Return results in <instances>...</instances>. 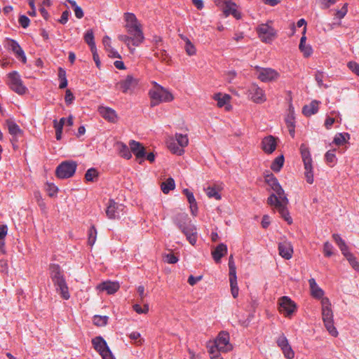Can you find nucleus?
Masks as SVG:
<instances>
[{
	"label": "nucleus",
	"instance_id": "0e129e2a",
	"mask_svg": "<svg viewBox=\"0 0 359 359\" xmlns=\"http://www.w3.org/2000/svg\"><path fill=\"white\" fill-rule=\"evenodd\" d=\"M140 333L138 332H133L130 334L129 335V337L132 339V340H134L135 342L140 345L142 344V339L140 338Z\"/></svg>",
	"mask_w": 359,
	"mask_h": 359
},
{
	"label": "nucleus",
	"instance_id": "09e8293b",
	"mask_svg": "<svg viewBox=\"0 0 359 359\" xmlns=\"http://www.w3.org/2000/svg\"><path fill=\"white\" fill-rule=\"evenodd\" d=\"M108 316H95L93 317V323L97 326H104L107 324Z\"/></svg>",
	"mask_w": 359,
	"mask_h": 359
},
{
	"label": "nucleus",
	"instance_id": "72a5a7b5",
	"mask_svg": "<svg viewBox=\"0 0 359 359\" xmlns=\"http://www.w3.org/2000/svg\"><path fill=\"white\" fill-rule=\"evenodd\" d=\"M69 4L70 5L71 9L74 12L76 18L78 19H81L84 15L83 9L77 5L75 1L69 0Z\"/></svg>",
	"mask_w": 359,
	"mask_h": 359
},
{
	"label": "nucleus",
	"instance_id": "2f4dec72",
	"mask_svg": "<svg viewBox=\"0 0 359 359\" xmlns=\"http://www.w3.org/2000/svg\"><path fill=\"white\" fill-rule=\"evenodd\" d=\"M65 122V118H60V121L57 122L56 119L53 121L54 128L55 129V136L57 140H60L62 137V133L63 126Z\"/></svg>",
	"mask_w": 359,
	"mask_h": 359
},
{
	"label": "nucleus",
	"instance_id": "052dcab7",
	"mask_svg": "<svg viewBox=\"0 0 359 359\" xmlns=\"http://www.w3.org/2000/svg\"><path fill=\"white\" fill-rule=\"evenodd\" d=\"M300 51L303 53L305 57H309L312 53L313 50L310 45L304 44V46L302 48H299Z\"/></svg>",
	"mask_w": 359,
	"mask_h": 359
},
{
	"label": "nucleus",
	"instance_id": "680f3d73",
	"mask_svg": "<svg viewBox=\"0 0 359 359\" xmlns=\"http://www.w3.org/2000/svg\"><path fill=\"white\" fill-rule=\"evenodd\" d=\"M155 55L158 59L161 60L163 62H167L168 60V55L164 50H159L155 53Z\"/></svg>",
	"mask_w": 359,
	"mask_h": 359
},
{
	"label": "nucleus",
	"instance_id": "b1692460",
	"mask_svg": "<svg viewBox=\"0 0 359 359\" xmlns=\"http://www.w3.org/2000/svg\"><path fill=\"white\" fill-rule=\"evenodd\" d=\"M227 252V246L224 243L219 244L215 249L212 252V255L214 260L218 263L220 262L222 257Z\"/></svg>",
	"mask_w": 359,
	"mask_h": 359
},
{
	"label": "nucleus",
	"instance_id": "a19ab883",
	"mask_svg": "<svg viewBox=\"0 0 359 359\" xmlns=\"http://www.w3.org/2000/svg\"><path fill=\"white\" fill-rule=\"evenodd\" d=\"M214 99L217 102V106L222 107L229 102L230 96L226 94L222 95L221 93H217L214 95Z\"/></svg>",
	"mask_w": 359,
	"mask_h": 359
},
{
	"label": "nucleus",
	"instance_id": "a18cd8bd",
	"mask_svg": "<svg viewBox=\"0 0 359 359\" xmlns=\"http://www.w3.org/2000/svg\"><path fill=\"white\" fill-rule=\"evenodd\" d=\"M231 292L233 298H236L238 295V287L237 283V276H233L229 278Z\"/></svg>",
	"mask_w": 359,
	"mask_h": 359
},
{
	"label": "nucleus",
	"instance_id": "338daca9",
	"mask_svg": "<svg viewBox=\"0 0 359 359\" xmlns=\"http://www.w3.org/2000/svg\"><path fill=\"white\" fill-rule=\"evenodd\" d=\"M29 19L26 15H20L19 18V23L23 28H27L29 25Z\"/></svg>",
	"mask_w": 359,
	"mask_h": 359
},
{
	"label": "nucleus",
	"instance_id": "bf43d9fd",
	"mask_svg": "<svg viewBox=\"0 0 359 359\" xmlns=\"http://www.w3.org/2000/svg\"><path fill=\"white\" fill-rule=\"evenodd\" d=\"M133 309L139 314H143L147 313L149 311V306L148 304L144 305V309H142L140 304H135L133 305Z\"/></svg>",
	"mask_w": 359,
	"mask_h": 359
},
{
	"label": "nucleus",
	"instance_id": "0eeeda50",
	"mask_svg": "<svg viewBox=\"0 0 359 359\" xmlns=\"http://www.w3.org/2000/svg\"><path fill=\"white\" fill-rule=\"evenodd\" d=\"M50 276L56 286V290L59 292L62 297L67 299V287L65 276L62 273L60 268L57 264H51L50 266Z\"/></svg>",
	"mask_w": 359,
	"mask_h": 359
},
{
	"label": "nucleus",
	"instance_id": "cd10ccee",
	"mask_svg": "<svg viewBox=\"0 0 359 359\" xmlns=\"http://www.w3.org/2000/svg\"><path fill=\"white\" fill-rule=\"evenodd\" d=\"M117 149L118 151L119 155L128 160L132 157L130 149L124 143L120 142L116 144Z\"/></svg>",
	"mask_w": 359,
	"mask_h": 359
},
{
	"label": "nucleus",
	"instance_id": "4468645a",
	"mask_svg": "<svg viewBox=\"0 0 359 359\" xmlns=\"http://www.w3.org/2000/svg\"><path fill=\"white\" fill-rule=\"evenodd\" d=\"M248 92V97L255 103L262 104L266 100L264 90L257 84H252Z\"/></svg>",
	"mask_w": 359,
	"mask_h": 359
},
{
	"label": "nucleus",
	"instance_id": "774afa93",
	"mask_svg": "<svg viewBox=\"0 0 359 359\" xmlns=\"http://www.w3.org/2000/svg\"><path fill=\"white\" fill-rule=\"evenodd\" d=\"M165 261L169 264H175L178 261V258L174 254H168L165 257Z\"/></svg>",
	"mask_w": 359,
	"mask_h": 359
},
{
	"label": "nucleus",
	"instance_id": "f704fd0d",
	"mask_svg": "<svg viewBox=\"0 0 359 359\" xmlns=\"http://www.w3.org/2000/svg\"><path fill=\"white\" fill-rule=\"evenodd\" d=\"M333 240L335 241L337 245L339 246L342 254H345L348 250V248L346 245L345 241L341 238L339 234L334 233L332 235Z\"/></svg>",
	"mask_w": 359,
	"mask_h": 359
},
{
	"label": "nucleus",
	"instance_id": "f03ea898",
	"mask_svg": "<svg viewBox=\"0 0 359 359\" xmlns=\"http://www.w3.org/2000/svg\"><path fill=\"white\" fill-rule=\"evenodd\" d=\"M175 224L186 236L189 243L194 245L197 241V229L191 222L187 214L180 212L173 219Z\"/></svg>",
	"mask_w": 359,
	"mask_h": 359
},
{
	"label": "nucleus",
	"instance_id": "603ef678",
	"mask_svg": "<svg viewBox=\"0 0 359 359\" xmlns=\"http://www.w3.org/2000/svg\"><path fill=\"white\" fill-rule=\"evenodd\" d=\"M229 278L236 276V268L235 266L233 255L229 258Z\"/></svg>",
	"mask_w": 359,
	"mask_h": 359
},
{
	"label": "nucleus",
	"instance_id": "423d86ee",
	"mask_svg": "<svg viewBox=\"0 0 359 359\" xmlns=\"http://www.w3.org/2000/svg\"><path fill=\"white\" fill-rule=\"evenodd\" d=\"M321 304L322 317L325 327L332 336L337 337L338 335V332L334 325L333 313L329 299L327 297L323 298L321 299Z\"/></svg>",
	"mask_w": 359,
	"mask_h": 359
},
{
	"label": "nucleus",
	"instance_id": "aec40b11",
	"mask_svg": "<svg viewBox=\"0 0 359 359\" xmlns=\"http://www.w3.org/2000/svg\"><path fill=\"white\" fill-rule=\"evenodd\" d=\"M137 84V81L130 75L127 76L125 80L117 83L123 93H127L128 90L133 89Z\"/></svg>",
	"mask_w": 359,
	"mask_h": 359
},
{
	"label": "nucleus",
	"instance_id": "dca6fc26",
	"mask_svg": "<svg viewBox=\"0 0 359 359\" xmlns=\"http://www.w3.org/2000/svg\"><path fill=\"white\" fill-rule=\"evenodd\" d=\"M129 147L131 152H133L137 159H140L139 163H142V159L145 157L146 151L145 148L139 142L135 140H130L129 142Z\"/></svg>",
	"mask_w": 359,
	"mask_h": 359
},
{
	"label": "nucleus",
	"instance_id": "a211bd4d",
	"mask_svg": "<svg viewBox=\"0 0 359 359\" xmlns=\"http://www.w3.org/2000/svg\"><path fill=\"white\" fill-rule=\"evenodd\" d=\"M276 141L274 137L269 135L262 141V149L266 154L273 153L276 149Z\"/></svg>",
	"mask_w": 359,
	"mask_h": 359
},
{
	"label": "nucleus",
	"instance_id": "6e6d98bb",
	"mask_svg": "<svg viewBox=\"0 0 359 359\" xmlns=\"http://www.w3.org/2000/svg\"><path fill=\"white\" fill-rule=\"evenodd\" d=\"M325 158L327 163H334L336 161V155L334 150H329L325 155Z\"/></svg>",
	"mask_w": 359,
	"mask_h": 359
},
{
	"label": "nucleus",
	"instance_id": "4be33fe9",
	"mask_svg": "<svg viewBox=\"0 0 359 359\" xmlns=\"http://www.w3.org/2000/svg\"><path fill=\"white\" fill-rule=\"evenodd\" d=\"M93 348L101 355L106 350H109V348L107 344L106 341L102 337H96L92 340Z\"/></svg>",
	"mask_w": 359,
	"mask_h": 359
},
{
	"label": "nucleus",
	"instance_id": "6ab92c4d",
	"mask_svg": "<svg viewBox=\"0 0 359 359\" xmlns=\"http://www.w3.org/2000/svg\"><path fill=\"white\" fill-rule=\"evenodd\" d=\"M120 287L118 282L105 281L97 285V288L100 291H106L107 294H112L115 293Z\"/></svg>",
	"mask_w": 359,
	"mask_h": 359
},
{
	"label": "nucleus",
	"instance_id": "ea45409f",
	"mask_svg": "<svg viewBox=\"0 0 359 359\" xmlns=\"http://www.w3.org/2000/svg\"><path fill=\"white\" fill-rule=\"evenodd\" d=\"M84 40L90 46V50H93L96 48V46L94 41V34L92 29H88L84 36Z\"/></svg>",
	"mask_w": 359,
	"mask_h": 359
},
{
	"label": "nucleus",
	"instance_id": "9d476101",
	"mask_svg": "<svg viewBox=\"0 0 359 359\" xmlns=\"http://www.w3.org/2000/svg\"><path fill=\"white\" fill-rule=\"evenodd\" d=\"M269 23H271V22L262 24L257 28V32L261 41L266 43H271L276 36V30Z\"/></svg>",
	"mask_w": 359,
	"mask_h": 359
},
{
	"label": "nucleus",
	"instance_id": "3c124183",
	"mask_svg": "<svg viewBox=\"0 0 359 359\" xmlns=\"http://www.w3.org/2000/svg\"><path fill=\"white\" fill-rule=\"evenodd\" d=\"M58 77L61 81L59 85L60 88H65L67 86V81L66 79V72L62 67L59 68Z\"/></svg>",
	"mask_w": 359,
	"mask_h": 359
},
{
	"label": "nucleus",
	"instance_id": "c03bdc74",
	"mask_svg": "<svg viewBox=\"0 0 359 359\" xmlns=\"http://www.w3.org/2000/svg\"><path fill=\"white\" fill-rule=\"evenodd\" d=\"M349 134L347 133H337L333 140V142L337 145L344 144L347 140L349 139Z\"/></svg>",
	"mask_w": 359,
	"mask_h": 359
},
{
	"label": "nucleus",
	"instance_id": "e2e57ef3",
	"mask_svg": "<svg viewBox=\"0 0 359 359\" xmlns=\"http://www.w3.org/2000/svg\"><path fill=\"white\" fill-rule=\"evenodd\" d=\"M348 12V4H344L342 8L340 10L337 11L336 12V16L339 19L343 18Z\"/></svg>",
	"mask_w": 359,
	"mask_h": 359
},
{
	"label": "nucleus",
	"instance_id": "9b49d317",
	"mask_svg": "<svg viewBox=\"0 0 359 359\" xmlns=\"http://www.w3.org/2000/svg\"><path fill=\"white\" fill-rule=\"evenodd\" d=\"M126 207L123 204L115 202L110 199L107 203L106 215L109 219H119L125 212Z\"/></svg>",
	"mask_w": 359,
	"mask_h": 359
},
{
	"label": "nucleus",
	"instance_id": "13d9d810",
	"mask_svg": "<svg viewBox=\"0 0 359 359\" xmlns=\"http://www.w3.org/2000/svg\"><path fill=\"white\" fill-rule=\"evenodd\" d=\"M288 343V340L284 334H281L276 339V344L280 348Z\"/></svg>",
	"mask_w": 359,
	"mask_h": 359
},
{
	"label": "nucleus",
	"instance_id": "69168bd1",
	"mask_svg": "<svg viewBox=\"0 0 359 359\" xmlns=\"http://www.w3.org/2000/svg\"><path fill=\"white\" fill-rule=\"evenodd\" d=\"M347 65L353 72L359 76V65L357 62L351 61Z\"/></svg>",
	"mask_w": 359,
	"mask_h": 359
},
{
	"label": "nucleus",
	"instance_id": "393cba45",
	"mask_svg": "<svg viewBox=\"0 0 359 359\" xmlns=\"http://www.w3.org/2000/svg\"><path fill=\"white\" fill-rule=\"evenodd\" d=\"M320 102L313 100L309 104L305 105L302 109V113L306 116H311L316 114L318 111V105Z\"/></svg>",
	"mask_w": 359,
	"mask_h": 359
},
{
	"label": "nucleus",
	"instance_id": "de8ad7c7",
	"mask_svg": "<svg viewBox=\"0 0 359 359\" xmlns=\"http://www.w3.org/2000/svg\"><path fill=\"white\" fill-rule=\"evenodd\" d=\"M280 349L285 358L292 359L294 357V352L289 343L283 346Z\"/></svg>",
	"mask_w": 359,
	"mask_h": 359
},
{
	"label": "nucleus",
	"instance_id": "864d4df0",
	"mask_svg": "<svg viewBox=\"0 0 359 359\" xmlns=\"http://www.w3.org/2000/svg\"><path fill=\"white\" fill-rule=\"evenodd\" d=\"M45 189L48 194L51 197L54 196L58 191L57 187L52 183H46Z\"/></svg>",
	"mask_w": 359,
	"mask_h": 359
},
{
	"label": "nucleus",
	"instance_id": "6e6552de",
	"mask_svg": "<svg viewBox=\"0 0 359 359\" xmlns=\"http://www.w3.org/2000/svg\"><path fill=\"white\" fill-rule=\"evenodd\" d=\"M300 154L304 167V176L309 184L313 182V160L309 147L305 144L300 145Z\"/></svg>",
	"mask_w": 359,
	"mask_h": 359
},
{
	"label": "nucleus",
	"instance_id": "5fc2aeb1",
	"mask_svg": "<svg viewBox=\"0 0 359 359\" xmlns=\"http://www.w3.org/2000/svg\"><path fill=\"white\" fill-rule=\"evenodd\" d=\"M97 231L94 226H92L88 233V244L90 245H94L96 241Z\"/></svg>",
	"mask_w": 359,
	"mask_h": 359
},
{
	"label": "nucleus",
	"instance_id": "c85d7f7f",
	"mask_svg": "<svg viewBox=\"0 0 359 359\" xmlns=\"http://www.w3.org/2000/svg\"><path fill=\"white\" fill-rule=\"evenodd\" d=\"M168 148L174 154L182 156L184 153V149H182L174 139H170L167 142Z\"/></svg>",
	"mask_w": 359,
	"mask_h": 359
},
{
	"label": "nucleus",
	"instance_id": "37998d69",
	"mask_svg": "<svg viewBox=\"0 0 359 359\" xmlns=\"http://www.w3.org/2000/svg\"><path fill=\"white\" fill-rule=\"evenodd\" d=\"M175 140L182 149L187 147L189 144V139L187 135L176 133L175 135Z\"/></svg>",
	"mask_w": 359,
	"mask_h": 359
},
{
	"label": "nucleus",
	"instance_id": "1a4fd4ad",
	"mask_svg": "<svg viewBox=\"0 0 359 359\" xmlns=\"http://www.w3.org/2000/svg\"><path fill=\"white\" fill-rule=\"evenodd\" d=\"M257 78L262 82H271L277 80L280 74L272 68H264L259 66H255Z\"/></svg>",
	"mask_w": 359,
	"mask_h": 359
},
{
	"label": "nucleus",
	"instance_id": "c9c22d12",
	"mask_svg": "<svg viewBox=\"0 0 359 359\" xmlns=\"http://www.w3.org/2000/svg\"><path fill=\"white\" fill-rule=\"evenodd\" d=\"M333 240L335 241L337 245L339 246L342 254H345L348 250V248L346 245L345 241L341 238L339 234L334 233L332 235Z\"/></svg>",
	"mask_w": 359,
	"mask_h": 359
},
{
	"label": "nucleus",
	"instance_id": "2eb2a0df",
	"mask_svg": "<svg viewBox=\"0 0 359 359\" xmlns=\"http://www.w3.org/2000/svg\"><path fill=\"white\" fill-rule=\"evenodd\" d=\"M5 126H6L9 134L12 136L11 142L14 145V144L18 141V137L22 135L23 131L20 129L19 126L11 118L5 121Z\"/></svg>",
	"mask_w": 359,
	"mask_h": 359
},
{
	"label": "nucleus",
	"instance_id": "f257e3e1",
	"mask_svg": "<svg viewBox=\"0 0 359 359\" xmlns=\"http://www.w3.org/2000/svg\"><path fill=\"white\" fill-rule=\"evenodd\" d=\"M266 184L275 193L271 194L267 199V203L274 206L278 210L280 216L289 224H292V219L289 215L287 205L289 203L284 190L280 185L276 177L273 175H267L265 177Z\"/></svg>",
	"mask_w": 359,
	"mask_h": 359
},
{
	"label": "nucleus",
	"instance_id": "79ce46f5",
	"mask_svg": "<svg viewBox=\"0 0 359 359\" xmlns=\"http://www.w3.org/2000/svg\"><path fill=\"white\" fill-rule=\"evenodd\" d=\"M118 39L119 41L123 42L126 44V46L128 47V48L130 50V51L133 53L135 50V48H131L130 45L134 46V41H133V36H128L126 34H120L118 36Z\"/></svg>",
	"mask_w": 359,
	"mask_h": 359
},
{
	"label": "nucleus",
	"instance_id": "f3484780",
	"mask_svg": "<svg viewBox=\"0 0 359 359\" xmlns=\"http://www.w3.org/2000/svg\"><path fill=\"white\" fill-rule=\"evenodd\" d=\"M279 255L285 259H290L292 257L293 247L290 242L283 241L278 243Z\"/></svg>",
	"mask_w": 359,
	"mask_h": 359
},
{
	"label": "nucleus",
	"instance_id": "5701e85b",
	"mask_svg": "<svg viewBox=\"0 0 359 359\" xmlns=\"http://www.w3.org/2000/svg\"><path fill=\"white\" fill-rule=\"evenodd\" d=\"M99 113L106 120L110 122H115L116 120V111L109 107H99Z\"/></svg>",
	"mask_w": 359,
	"mask_h": 359
},
{
	"label": "nucleus",
	"instance_id": "7c9ffc66",
	"mask_svg": "<svg viewBox=\"0 0 359 359\" xmlns=\"http://www.w3.org/2000/svg\"><path fill=\"white\" fill-rule=\"evenodd\" d=\"M55 174L60 179H65L67 177V161H64L57 167Z\"/></svg>",
	"mask_w": 359,
	"mask_h": 359
},
{
	"label": "nucleus",
	"instance_id": "20e7f679",
	"mask_svg": "<svg viewBox=\"0 0 359 359\" xmlns=\"http://www.w3.org/2000/svg\"><path fill=\"white\" fill-rule=\"evenodd\" d=\"M125 20L128 33L133 36L134 46H140L143 42L144 36L136 16L133 13H125Z\"/></svg>",
	"mask_w": 359,
	"mask_h": 359
},
{
	"label": "nucleus",
	"instance_id": "4c0bfd02",
	"mask_svg": "<svg viewBox=\"0 0 359 359\" xmlns=\"http://www.w3.org/2000/svg\"><path fill=\"white\" fill-rule=\"evenodd\" d=\"M343 255L346 258L348 261L351 266L357 271H359V262H358L356 257L351 253L348 250L343 254Z\"/></svg>",
	"mask_w": 359,
	"mask_h": 359
},
{
	"label": "nucleus",
	"instance_id": "49530a36",
	"mask_svg": "<svg viewBox=\"0 0 359 359\" xmlns=\"http://www.w3.org/2000/svg\"><path fill=\"white\" fill-rule=\"evenodd\" d=\"M205 191L209 198H214L216 200L221 199V195L215 187H208L206 189H205Z\"/></svg>",
	"mask_w": 359,
	"mask_h": 359
},
{
	"label": "nucleus",
	"instance_id": "7ed1b4c3",
	"mask_svg": "<svg viewBox=\"0 0 359 359\" xmlns=\"http://www.w3.org/2000/svg\"><path fill=\"white\" fill-rule=\"evenodd\" d=\"M207 347L212 355V359H219L217 352H228L233 348L229 343V334L225 332H220L214 341H209Z\"/></svg>",
	"mask_w": 359,
	"mask_h": 359
},
{
	"label": "nucleus",
	"instance_id": "bb28decb",
	"mask_svg": "<svg viewBox=\"0 0 359 359\" xmlns=\"http://www.w3.org/2000/svg\"><path fill=\"white\" fill-rule=\"evenodd\" d=\"M309 283L310 286V289L311 291V294L313 297L318 299H323L324 295L323 290L318 287L314 278H311L309 280Z\"/></svg>",
	"mask_w": 359,
	"mask_h": 359
},
{
	"label": "nucleus",
	"instance_id": "58836bf2",
	"mask_svg": "<svg viewBox=\"0 0 359 359\" xmlns=\"http://www.w3.org/2000/svg\"><path fill=\"white\" fill-rule=\"evenodd\" d=\"M284 164V156L280 155L272 162L271 169L274 172H279Z\"/></svg>",
	"mask_w": 359,
	"mask_h": 359
},
{
	"label": "nucleus",
	"instance_id": "412c9836",
	"mask_svg": "<svg viewBox=\"0 0 359 359\" xmlns=\"http://www.w3.org/2000/svg\"><path fill=\"white\" fill-rule=\"evenodd\" d=\"M223 12L226 17L231 14L236 19L241 18V13L236 10V4L233 3L231 0L229 1L224 5Z\"/></svg>",
	"mask_w": 359,
	"mask_h": 359
},
{
	"label": "nucleus",
	"instance_id": "e433bc0d",
	"mask_svg": "<svg viewBox=\"0 0 359 359\" xmlns=\"http://www.w3.org/2000/svg\"><path fill=\"white\" fill-rule=\"evenodd\" d=\"M181 39L184 41L185 46L184 48L187 53L189 55H194L196 54V50L194 45L191 42V41L186 36L181 35Z\"/></svg>",
	"mask_w": 359,
	"mask_h": 359
},
{
	"label": "nucleus",
	"instance_id": "f8f14e48",
	"mask_svg": "<svg viewBox=\"0 0 359 359\" xmlns=\"http://www.w3.org/2000/svg\"><path fill=\"white\" fill-rule=\"evenodd\" d=\"M8 84L11 89L19 95H23L27 91V88L22 84L20 75L16 72L8 74Z\"/></svg>",
	"mask_w": 359,
	"mask_h": 359
},
{
	"label": "nucleus",
	"instance_id": "ddd939ff",
	"mask_svg": "<svg viewBox=\"0 0 359 359\" xmlns=\"http://www.w3.org/2000/svg\"><path fill=\"white\" fill-rule=\"evenodd\" d=\"M279 311L285 317L291 316L296 311V304L287 296L281 297L278 299Z\"/></svg>",
	"mask_w": 359,
	"mask_h": 359
},
{
	"label": "nucleus",
	"instance_id": "8fccbe9b",
	"mask_svg": "<svg viewBox=\"0 0 359 359\" xmlns=\"http://www.w3.org/2000/svg\"><path fill=\"white\" fill-rule=\"evenodd\" d=\"M97 177L98 172L97 170L93 168L88 169L85 174V179L88 182H93Z\"/></svg>",
	"mask_w": 359,
	"mask_h": 359
},
{
	"label": "nucleus",
	"instance_id": "39448f33",
	"mask_svg": "<svg viewBox=\"0 0 359 359\" xmlns=\"http://www.w3.org/2000/svg\"><path fill=\"white\" fill-rule=\"evenodd\" d=\"M149 95L151 98V106L155 107L161 102H171L174 97L172 94L166 88L154 82V86L151 88Z\"/></svg>",
	"mask_w": 359,
	"mask_h": 359
},
{
	"label": "nucleus",
	"instance_id": "473e14b6",
	"mask_svg": "<svg viewBox=\"0 0 359 359\" xmlns=\"http://www.w3.org/2000/svg\"><path fill=\"white\" fill-rule=\"evenodd\" d=\"M161 190L164 194H168L170 191L173 190L175 187V183L172 177H169L161 184Z\"/></svg>",
	"mask_w": 359,
	"mask_h": 359
},
{
	"label": "nucleus",
	"instance_id": "a878e982",
	"mask_svg": "<svg viewBox=\"0 0 359 359\" xmlns=\"http://www.w3.org/2000/svg\"><path fill=\"white\" fill-rule=\"evenodd\" d=\"M9 46L11 50L15 53L16 56L18 58H20L23 63H25L27 61L25 53L23 50L21 48L20 45L14 40H10Z\"/></svg>",
	"mask_w": 359,
	"mask_h": 359
},
{
	"label": "nucleus",
	"instance_id": "4d7b16f0",
	"mask_svg": "<svg viewBox=\"0 0 359 359\" xmlns=\"http://www.w3.org/2000/svg\"><path fill=\"white\" fill-rule=\"evenodd\" d=\"M332 249H333L332 245L329 242H325L323 245V252L325 254V256H326V257L332 256L333 254Z\"/></svg>",
	"mask_w": 359,
	"mask_h": 359
},
{
	"label": "nucleus",
	"instance_id": "c756f323",
	"mask_svg": "<svg viewBox=\"0 0 359 359\" xmlns=\"http://www.w3.org/2000/svg\"><path fill=\"white\" fill-rule=\"evenodd\" d=\"M184 194L187 196V201L190 204L191 211L193 215H195V212L197 211V203L194 198V194L190 191L188 189L183 190Z\"/></svg>",
	"mask_w": 359,
	"mask_h": 359
}]
</instances>
